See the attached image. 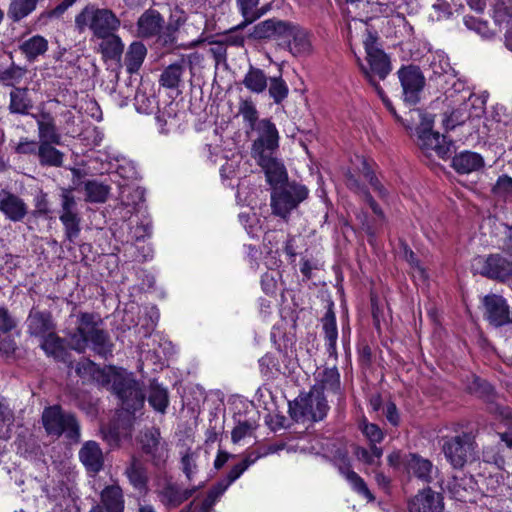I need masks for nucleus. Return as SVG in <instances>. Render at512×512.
I'll list each match as a JSON object with an SVG mask.
<instances>
[{"mask_svg":"<svg viewBox=\"0 0 512 512\" xmlns=\"http://www.w3.org/2000/svg\"><path fill=\"white\" fill-rule=\"evenodd\" d=\"M75 327L67 328L66 337L71 349L83 353L88 347L102 357L112 355L113 344L106 331L101 328V318L93 313L80 312L71 315Z\"/></svg>","mask_w":512,"mask_h":512,"instance_id":"obj_1","label":"nucleus"},{"mask_svg":"<svg viewBox=\"0 0 512 512\" xmlns=\"http://www.w3.org/2000/svg\"><path fill=\"white\" fill-rule=\"evenodd\" d=\"M120 25V19L112 10L98 8L95 5H87L75 17V27L78 32L83 33L90 30L92 39L117 32Z\"/></svg>","mask_w":512,"mask_h":512,"instance_id":"obj_2","label":"nucleus"},{"mask_svg":"<svg viewBox=\"0 0 512 512\" xmlns=\"http://www.w3.org/2000/svg\"><path fill=\"white\" fill-rule=\"evenodd\" d=\"M42 424L49 436L59 438L61 435L71 442L80 441V424L75 415L64 411L59 405L45 408L42 413Z\"/></svg>","mask_w":512,"mask_h":512,"instance_id":"obj_3","label":"nucleus"},{"mask_svg":"<svg viewBox=\"0 0 512 512\" xmlns=\"http://www.w3.org/2000/svg\"><path fill=\"white\" fill-rule=\"evenodd\" d=\"M329 409L322 391L314 386L310 392L300 394L293 404H290L291 415L296 421H320Z\"/></svg>","mask_w":512,"mask_h":512,"instance_id":"obj_4","label":"nucleus"},{"mask_svg":"<svg viewBox=\"0 0 512 512\" xmlns=\"http://www.w3.org/2000/svg\"><path fill=\"white\" fill-rule=\"evenodd\" d=\"M112 388L121 400L122 409L128 413L140 410L144 405V394L140 385L125 371L116 372L110 380Z\"/></svg>","mask_w":512,"mask_h":512,"instance_id":"obj_5","label":"nucleus"},{"mask_svg":"<svg viewBox=\"0 0 512 512\" xmlns=\"http://www.w3.org/2000/svg\"><path fill=\"white\" fill-rule=\"evenodd\" d=\"M376 41L377 37L366 29V37L363 41V45L366 51L368 67L362 63H359V66L365 77L373 86L377 84L374 81L375 76L379 79H385L391 70L387 55L377 47ZM358 62H360L359 59Z\"/></svg>","mask_w":512,"mask_h":512,"instance_id":"obj_6","label":"nucleus"},{"mask_svg":"<svg viewBox=\"0 0 512 512\" xmlns=\"http://www.w3.org/2000/svg\"><path fill=\"white\" fill-rule=\"evenodd\" d=\"M308 189L301 184L286 183L274 187L271 192V208L273 214L286 218L293 209L308 196Z\"/></svg>","mask_w":512,"mask_h":512,"instance_id":"obj_7","label":"nucleus"},{"mask_svg":"<svg viewBox=\"0 0 512 512\" xmlns=\"http://www.w3.org/2000/svg\"><path fill=\"white\" fill-rule=\"evenodd\" d=\"M418 114L421 123L417 127V145L427 155L435 153L440 158H445L451 152L452 143L432 130L434 119L431 115L420 112Z\"/></svg>","mask_w":512,"mask_h":512,"instance_id":"obj_8","label":"nucleus"},{"mask_svg":"<svg viewBox=\"0 0 512 512\" xmlns=\"http://www.w3.org/2000/svg\"><path fill=\"white\" fill-rule=\"evenodd\" d=\"M257 137L252 142L251 156L254 160L276 155L279 148V132L276 125L268 118L261 119L253 129Z\"/></svg>","mask_w":512,"mask_h":512,"instance_id":"obj_9","label":"nucleus"},{"mask_svg":"<svg viewBox=\"0 0 512 512\" xmlns=\"http://www.w3.org/2000/svg\"><path fill=\"white\" fill-rule=\"evenodd\" d=\"M443 452L449 463L454 468L460 469L475 460V443L470 434L462 433L445 439Z\"/></svg>","mask_w":512,"mask_h":512,"instance_id":"obj_10","label":"nucleus"},{"mask_svg":"<svg viewBox=\"0 0 512 512\" xmlns=\"http://www.w3.org/2000/svg\"><path fill=\"white\" fill-rule=\"evenodd\" d=\"M472 269L492 280L506 281L512 279V260L501 254H491L487 257L478 256L474 258Z\"/></svg>","mask_w":512,"mask_h":512,"instance_id":"obj_11","label":"nucleus"},{"mask_svg":"<svg viewBox=\"0 0 512 512\" xmlns=\"http://www.w3.org/2000/svg\"><path fill=\"white\" fill-rule=\"evenodd\" d=\"M198 487H183L181 484L173 481L171 478H165L159 482L155 489L160 504L167 510L176 509L191 498Z\"/></svg>","mask_w":512,"mask_h":512,"instance_id":"obj_12","label":"nucleus"},{"mask_svg":"<svg viewBox=\"0 0 512 512\" xmlns=\"http://www.w3.org/2000/svg\"><path fill=\"white\" fill-rule=\"evenodd\" d=\"M398 77L403 90V100L412 106L420 101V94L425 85V77L416 66L402 67L398 71Z\"/></svg>","mask_w":512,"mask_h":512,"instance_id":"obj_13","label":"nucleus"},{"mask_svg":"<svg viewBox=\"0 0 512 512\" xmlns=\"http://www.w3.org/2000/svg\"><path fill=\"white\" fill-rule=\"evenodd\" d=\"M141 445L144 453L149 455L156 466L163 465L168 458L166 443L161 441L158 429L147 430L141 437Z\"/></svg>","mask_w":512,"mask_h":512,"instance_id":"obj_14","label":"nucleus"},{"mask_svg":"<svg viewBox=\"0 0 512 512\" xmlns=\"http://www.w3.org/2000/svg\"><path fill=\"white\" fill-rule=\"evenodd\" d=\"M0 211L12 222L22 221L28 214V206L18 195L7 189L0 190Z\"/></svg>","mask_w":512,"mask_h":512,"instance_id":"obj_15","label":"nucleus"},{"mask_svg":"<svg viewBox=\"0 0 512 512\" xmlns=\"http://www.w3.org/2000/svg\"><path fill=\"white\" fill-rule=\"evenodd\" d=\"M486 319L494 326H503L510 322L509 307L499 295L490 294L483 298Z\"/></svg>","mask_w":512,"mask_h":512,"instance_id":"obj_16","label":"nucleus"},{"mask_svg":"<svg viewBox=\"0 0 512 512\" xmlns=\"http://www.w3.org/2000/svg\"><path fill=\"white\" fill-rule=\"evenodd\" d=\"M97 52L101 54V58L105 63H115L118 67H122L121 59L124 52V43L121 38L113 32L105 37H100Z\"/></svg>","mask_w":512,"mask_h":512,"instance_id":"obj_17","label":"nucleus"},{"mask_svg":"<svg viewBox=\"0 0 512 512\" xmlns=\"http://www.w3.org/2000/svg\"><path fill=\"white\" fill-rule=\"evenodd\" d=\"M408 508L410 512H442L443 499L430 488L423 489L409 501Z\"/></svg>","mask_w":512,"mask_h":512,"instance_id":"obj_18","label":"nucleus"},{"mask_svg":"<svg viewBox=\"0 0 512 512\" xmlns=\"http://www.w3.org/2000/svg\"><path fill=\"white\" fill-rule=\"evenodd\" d=\"M255 161L263 169L267 182L273 188L287 183L286 169L276 155L266 156L263 159L260 158Z\"/></svg>","mask_w":512,"mask_h":512,"instance_id":"obj_19","label":"nucleus"},{"mask_svg":"<svg viewBox=\"0 0 512 512\" xmlns=\"http://www.w3.org/2000/svg\"><path fill=\"white\" fill-rule=\"evenodd\" d=\"M32 117L35 119L38 127V143H62V136L58 132L55 119L51 113L47 111H41L37 114H32Z\"/></svg>","mask_w":512,"mask_h":512,"instance_id":"obj_20","label":"nucleus"},{"mask_svg":"<svg viewBox=\"0 0 512 512\" xmlns=\"http://www.w3.org/2000/svg\"><path fill=\"white\" fill-rule=\"evenodd\" d=\"M163 25L164 19L161 14L157 10L148 9L137 21V32L142 38L160 37Z\"/></svg>","mask_w":512,"mask_h":512,"instance_id":"obj_21","label":"nucleus"},{"mask_svg":"<svg viewBox=\"0 0 512 512\" xmlns=\"http://www.w3.org/2000/svg\"><path fill=\"white\" fill-rule=\"evenodd\" d=\"M55 330L52 316L49 312L32 309L27 318V331L31 336L43 338Z\"/></svg>","mask_w":512,"mask_h":512,"instance_id":"obj_22","label":"nucleus"},{"mask_svg":"<svg viewBox=\"0 0 512 512\" xmlns=\"http://www.w3.org/2000/svg\"><path fill=\"white\" fill-rule=\"evenodd\" d=\"M79 459L86 470L98 473L104 465V457L99 444L95 441H87L79 451Z\"/></svg>","mask_w":512,"mask_h":512,"instance_id":"obj_23","label":"nucleus"},{"mask_svg":"<svg viewBox=\"0 0 512 512\" xmlns=\"http://www.w3.org/2000/svg\"><path fill=\"white\" fill-rule=\"evenodd\" d=\"M285 43L289 52L294 56H306L312 51L309 33L298 25H294Z\"/></svg>","mask_w":512,"mask_h":512,"instance_id":"obj_24","label":"nucleus"},{"mask_svg":"<svg viewBox=\"0 0 512 512\" xmlns=\"http://www.w3.org/2000/svg\"><path fill=\"white\" fill-rule=\"evenodd\" d=\"M406 468L409 474L423 482H431L436 470L429 459L423 458L417 454H410L405 460Z\"/></svg>","mask_w":512,"mask_h":512,"instance_id":"obj_25","label":"nucleus"},{"mask_svg":"<svg viewBox=\"0 0 512 512\" xmlns=\"http://www.w3.org/2000/svg\"><path fill=\"white\" fill-rule=\"evenodd\" d=\"M453 168L461 174H469L478 171L484 166V160L478 153L463 151L452 159Z\"/></svg>","mask_w":512,"mask_h":512,"instance_id":"obj_26","label":"nucleus"},{"mask_svg":"<svg viewBox=\"0 0 512 512\" xmlns=\"http://www.w3.org/2000/svg\"><path fill=\"white\" fill-rule=\"evenodd\" d=\"M147 55V49L142 42H132L124 56V65L129 74L138 72Z\"/></svg>","mask_w":512,"mask_h":512,"instance_id":"obj_27","label":"nucleus"},{"mask_svg":"<svg viewBox=\"0 0 512 512\" xmlns=\"http://www.w3.org/2000/svg\"><path fill=\"white\" fill-rule=\"evenodd\" d=\"M236 4L244 18L243 22L238 25V28H244L255 22L269 10L268 6L258 8L259 0H236Z\"/></svg>","mask_w":512,"mask_h":512,"instance_id":"obj_28","label":"nucleus"},{"mask_svg":"<svg viewBox=\"0 0 512 512\" xmlns=\"http://www.w3.org/2000/svg\"><path fill=\"white\" fill-rule=\"evenodd\" d=\"M186 20V13L178 7L174 8L170 13L168 24L163 33L160 35L159 40L164 45L174 44L176 41L175 34L179 30V28L186 22Z\"/></svg>","mask_w":512,"mask_h":512,"instance_id":"obj_29","label":"nucleus"},{"mask_svg":"<svg viewBox=\"0 0 512 512\" xmlns=\"http://www.w3.org/2000/svg\"><path fill=\"white\" fill-rule=\"evenodd\" d=\"M55 143H38L37 157L40 165L49 167H61L64 154L58 150Z\"/></svg>","mask_w":512,"mask_h":512,"instance_id":"obj_30","label":"nucleus"},{"mask_svg":"<svg viewBox=\"0 0 512 512\" xmlns=\"http://www.w3.org/2000/svg\"><path fill=\"white\" fill-rule=\"evenodd\" d=\"M268 80L269 78L262 69L250 66L242 83L251 93L261 94L267 89Z\"/></svg>","mask_w":512,"mask_h":512,"instance_id":"obj_31","label":"nucleus"},{"mask_svg":"<svg viewBox=\"0 0 512 512\" xmlns=\"http://www.w3.org/2000/svg\"><path fill=\"white\" fill-rule=\"evenodd\" d=\"M101 502L107 512H123L124 498L121 487L119 485H110L104 488L101 492Z\"/></svg>","mask_w":512,"mask_h":512,"instance_id":"obj_32","label":"nucleus"},{"mask_svg":"<svg viewBox=\"0 0 512 512\" xmlns=\"http://www.w3.org/2000/svg\"><path fill=\"white\" fill-rule=\"evenodd\" d=\"M185 71V61L170 64L160 75L159 83L167 89H176L182 82V76Z\"/></svg>","mask_w":512,"mask_h":512,"instance_id":"obj_33","label":"nucleus"},{"mask_svg":"<svg viewBox=\"0 0 512 512\" xmlns=\"http://www.w3.org/2000/svg\"><path fill=\"white\" fill-rule=\"evenodd\" d=\"M125 475L135 489L143 490L146 488L148 482L147 472L142 462L137 458L132 457L125 469Z\"/></svg>","mask_w":512,"mask_h":512,"instance_id":"obj_34","label":"nucleus"},{"mask_svg":"<svg viewBox=\"0 0 512 512\" xmlns=\"http://www.w3.org/2000/svg\"><path fill=\"white\" fill-rule=\"evenodd\" d=\"M20 50L28 60L33 61L48 50V41L41 35H34L21 43Z\"/></svg>","mask_w":512,"mask_h":512,"instance_id":"obj_35","label":"nucleus"},{"mask_svg":"<svg viewBox=\"0 0 512 512\" xmlns=\"http://www.w3.org/2000/svg\"><path fill=\"white\" fill-rule=\"evenodd\" d=\"M33 104L26 88H15L10 92L9 110L13 114H28Z\"/></svg>","mask_w":512,"mask_h":512,"instance_id":"obj_36","label":"nucleus"},{"mask_svg":"<svg viewBox=\"0 0 512 512\" xmlns=\"http://www.w3.org/2000/svg\"><path fill=\"white\" fill-rule=\"evenodd\" d=\"M180 455L181 470L186 479L190 482L198 473L199 449L192 450L191 448H187L182 451Z\"/></svg>","mask_w":512,"mask_h":512,"instance_id":"obj_37","label":"nucleus"},{"mask_svg":"<svg viewBox=\"0 0 512 512\" xmlns=\"http://www.w3.org/2000/svg\"><path fill=\"white\" fill-rule=\"evenodd\" d=\"M319 385H315L322 391L337 393L340 389V375L336 368H326L317 375Z\"/></svg>","mask_w":512,"mask_h":512,"instance_id":"obj_38","label":"nucleus"},{"mask_svg":"<svg viewBox=\"0 0 512 512\" xmlns=\"http://www.w3.org/2000/svg\"><path fill=\"white\" fill-rule=\"evenodd\" d=\"M39 0H11L8 8V17L14 22H18L31 14L37 6Z\"/></svg>","mask_w":512,"mask_h":512,"instance_id":"obj_39","label":"nucleus"},{"mask_svg":"<svg viewBox=\"0 0 512 512\" xmlns=\"http://www.w3.org/2000/svg\"><path fill=\"white\" fill-rule=\"evenodd\" d=\"M41 348L44 352L57 360H62L65 355L63 340L55 333V331L41 338Z\"/></svg>","mask_w":512,"mask_h":512,"instance_id":"obj_40","label":"nucleus"},{"mask_svg":"<svg viewBox=\"0 0 512 512\" xmlns=\"http://www.w3.org/2000/svg\"><path fill=\"white\" fill-rule=\"evenodd\" d=\"M238 114L242 117L243 122L250 130L255 129L260 121L258 110L251 98L240 99Z\"/></svg>","mask_w":512,"mask_h":512,"instance_id":"obj_41","label":"nucleus"},{"mask_svg":"<svg viewBox=\"0 0 512 512\" xmlns=\"http://www.w3.org/2000/svg\"><path fill=\"white\" fill-rule=\"evenodd\" d=\"M357 426L370 445H376L383 441L384 432L377 424L370 423L366 417H362Z\"/></svg>","mask_w":512,"mask_h":512,"instance_id":"obj_42","label":"nucleus"},{"mask_svg":"<svg viewBox=\"0 0 512 512\" xmlns=\"http://www.w3.org/2000/svg\"><path fill=\"white\" fill-rule=\"evenodd\" d=\"M267 88L275 104H281L288 97L289 87L281 76L269 78Z\"/></svg>","mask_w":512,"mask_h":512,"instance_id":"obj_43","label":"nucleus"},{"mask_svg":"<svg viewBox=\"0 0 512 512\" xmlns=\"http://www.w3.org/2000/svg\"><path fill=\"white\" fill-rule=\"evenodd\" d=\"M355 457L368 465H379L383 455V449L377 445H370V448L356 446L354 448Z\"/></svg>","mask_w":512,"mask_h":512,"instance_id":"obj_44","label":"nucleus"},{"mask_svg":"<svg viewBox=\"0 0 512 512\" xmlns=\"http://www.w3.org/2000/svg\"><path fill=\"white\" fill-rule=\"evenodd\" d=\"M400 256L410 265L413 270V276L422 280L427 279L428 275L425 268L420 264L414 252L405 243H401Z\"/></svg>","mask_w":512,"mask_h":512,"instance_id":"obj_45","label":"nucleus"},{"mask_svg":"<svg viewBox=\"0 0 512 512\" xmlns=\"http://www.w3.org/2000/svg\"><path fill=\"white\" fill-rule=\"evenodd\" d=\"M148 401L156 411L164 413L169 403L167 390L159 385L152 384Z\"/></svg>","mask_w":512,"mask_h":512,"instance_id":"obj_46","label":"nucleus"},{"mask_svg":"<svg viewBox=\"0 0 512 512\" xmlns=\"http://www.w3.org/2000/svg\"><path fill=\"white\" fill-rule=\"evenodd\" d=\"M85 192L87 201L101 203L107 199L109 187L94 180L88 181L85 184Z\"/></svg>","mask_w":512,"mask_h":512,"instance_id":"obj_47","label":"nucleus"},{"mask_svg":"<svg viewBox=\"0 0 512 512\" xmlns=\"http://www.w3.org/2000/svg\"><path fill=\"white\" fill-rule=\"evenodd\" d=\"M60 221L64 226L66 238L73 242L80 234V217L75 214H60Z\"/></svg>","mask_w":512,"mask_h":512,"instance_id":"obj_48","label":"nucleus"},{"mask_svg":"<svg viewBox=\"0 0 512 512\" xmlns=\"http://www.w3.org/2000/svg\"><path fill=\"white\" fill-rule=\"evenodd\" d=\"M14 423L12 410L3 402H0V438L8 439L11 435Z\"/></svg>","mask_w":512,"mask_h":512,"instance_id":"obj_49","label":"nucleus"},{"mask_svg":"<svg viewBox=\"0 0 512 512\" xmlns=\"http://www.w3.org/2000/svg\"><path fill=\"white\" fill-rule=\"evenodd\" d=\"M120 199L126 206H135L144 200V190L140 187L121 185Z\"/></svg>","mask_w":512,"mask_h":512,"instance_id":"obj_50","label":"nucleus"},{"mask_svg":"<svg viewBox=\"0 0 512 512\" xmlns=\"http://www.w3.org/2000/svg\"><path fill=\"white\" fill-rule=\"evenodd\" d=\"M470 115L467 112L466 105H461L457 109L453 110L449 115L445 114L443 119V125L446 129H454L456 126L465 123L469 119Z\"/></svg>","mask_w":512,"mask_h":512,"instance_id":"obj_51","label":"nucleus"},{"mask_svg":"<svg viewBox=\"0 0 512 512\" xmlns=\"http://www.w3.org/2000/svg\"><path fill=\"white\" fill-rule=\"evenodd\" d=\"M225 492V484H216L202 500L198 512H211L213 506Z\"/></svg>","mask_w":512,"mask_h":512,"instance_id":"obj_52","label":"nucleus"},{"mask_svg":"<svg viewBox=\"0 0 512 512\" xmlns=\"http://www.w3.org/2000/svg\"><path fill=\"white\" fill-rule=\"evenodd\" d=\"M323 329L325 333V339L328 342L329 348H334L338 336L335 315L332 312L326 313L323 318Z\"/></svg>","mask_w":512,"mask_h":512,"instance_id":"obj_53","label":"nucleus"},{"mask_svg":"<svg viewBox=\"0 0 512 512\" xmlns=\"http://www.w3.org/2000/svg\"><path fill=\"white\" fill-rule=\"evenodd\" d=\"M255 462V459H252L251 456L246 457L243 461L240 463L234 465L231 470L229 471L227 475V479L222 480L218 482L217 484H225V491L227 488L235 481L237 480L244 471L253 463Z\"/></svg>","mask_w":512,"mask_h":512,"instance_id":"obj_54","label":"nucleus"},{"mask_svg":"<svg viewBox=\"0 0 512 512\" xmlns=\"http://www.w3.org/2000/svg\"><path fill=\"white\" fill-rule=\"evenodd\" d=\"M495 412L499 414L507 426V431L500 433L501 440L512 448V412L509 408L500 406H495Z\"/></svg>","mask_w":512,"mask_h":512,"instance_id":"obj_55","label":"nucleus"},{"mask_svg":"<svg viewBox=\"0 0 512 512\" xmlns=\"http://www.w3.org/2000/svg\"><path fill=\"white\" fill-rule=\"evenodd\" d=\"M346 478L352 485L353 489L361 494L363 497L367 499V501L371 502L374 500V496L368 489L364 480L354 471H348L346 473Z\"/></svg>","mask_w":512,"mask_h":512,"instance_id":"obj_56","label":"nucleus"},{"mask_svg":"<svg viewBox=\"0 0 512 512\" xmlns=\"http://www.w3.org/2000/svg\"><path fill=\"white\" fill-rule=\"evenodd\" d=\"M492 192L498 197H512V178L507 175L500 176L493 186Z\"/></svg>","mask_w":512,"mask_h":512,"instance_id":"obj_57","label":"nucleus"},{"mask_svg":"<svg viewBox=\"0 0 512 512\" xmlns=\"http://www.w3.org/2000/svg\"><path fill=\"white\" fill-rule=\"evenodd\" d=\"M274 18L264 20L253 27L251 36L254 39H270L273 37Z\"/></svg>","mask_w":512,"mask_h":512,"instance_id":"obj_58","label":"nucleus"},{"mask_svg":"<svg viewBox=\"0 0 512 512\" xmlns=\"http://www.w3.org/2000/svg\"><path fill=\"white\" fill-rule=\"evenodd\" d=\"M61 199V213L60 214H75L77 213V203L71 189L63 188L60 194Z\"/></svg>","mask_w":512,"mask_h":512,"instance_id":"obj_59","label":"nucleus"},{"mask_svg":"<svg viewBox=\"0 0 512 512\" xmlns=\"http://www.w3.org/2000/svg\"><path fill=\"white\" fill-rule=\"evenodd\" d=\"M294 24L288 21H283L274 18V25H273V37L275 39H281L284 42L286 39H288V36L293 29Z\"/></svg>","mask_w":512,"mask_h":512,"instance_id":"obj_60","label":"nucleus"},{"mask_svg":"<svg viewBox=\"0 0 512 512\" xmlns=\"http://www.w3.org/2000/svg\"><path fill=\"white\" fill-rule=\"evenodd\" d=\"M37 150L38 143L34 140H29L28 138H22L15 148L16 153L24 155H37Z\"/></svg>","mask_w":512,"mask_h":512,"instance_id":"obj_61","label":"nucleus"},{"mask_svg":"<svg viewBox=\"0 0 512 512\" xmlns=\"http://www.w3.org/2000/svg\"><path fill=\"white\" fill-rule=\"evenodd\" d=\"M35 215H47L50 212L47 194L40 191L34 198Z\"/></svg>","mask_w":512,"mask_h":512,"instance_id":"obj_62","label":"nucleus"},{"mask_svg":"<svg viewBox=\"0 0 512 512\" xmlns=\"http://www.w3.org/2000/svg\"><path fill=\"white\" fill-rule=\"evenodd\" d=\"M251 434V425L248 422H241L234 427L231 433L233 443H238Z\"/></svg>","mask_w":512,"mask_h":512,"instance_id":"obj_63","label":"nucleus"},{"mask_svg":"<svg viewBox=\"0 0 512 512\" xmlns=\"http://www.w3.org/2000/svg\"><path fill=\"white\" fill-rule=\"evenodd\" d=\"M16 326V321L5 307H0V333L8 332Z\"/></svg>","mask_w":512,"mask_h":512,"instance_id":"obj_64","label":"nucleus"}]
</instances>
